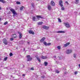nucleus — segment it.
Wrapping results in <instances>:
<instances>
[{
  "label": "nucleus",
  "instance_id": "2",
  "mask_svg": "<svg viewBox=\"0 0 80 80\" xmlns=\"http://www.w3.org/2000/svg\"><path fill=\"white\" fill-rule=\"evenodd\" d=\"M10 11L12 12V13L13 15H17V13L15 12V11L13 8H12L11 9H10Z\"/></svg>",
  "mask_w": 80,
  "mask_h": 80
},
{
  "label": "nucleus",
  "instance_id": "42",
  "mask_svg": "<svg viewBox=\"0 0 80 80\" xmlns=\"http://www.w3.org/2000/svg\"><path fill=\"white\" fill-rule=\"evenodd\" d=\"M78 65H79V68H80V64H79Z\"/></svg>",
  "mask_w": 80,
  "mask_h": 80
},
{
  "label": "nucleus",
  "instance_id": "27",
  "mask_svg": "<svg viewBox=\"0 0 80 80\" xmlns=\"http://www.w3.org/2000/svg\"><path fill=\"white\" fill-rule=\"evenodd\" d=\"M42 23H43V22H39L38 23V25H42Z\"/></svg>",
  "mask_w": 80,
  "mask_h": 80
},
{
  "label": "nucleus",
  "instance_id": "12",
  "mask_svg": "<svg viewBox=\"0 0 80 80\" xmlns=\"http://www.w3.org/2000/svg\"><path fill=\"white\" fill-rule=\"evenodd\" d=\"M18 33H19V38H22V33H21V32H18Z\"/></svg>",
  "mask_w": 80,
  "mask_h": 80
},
{
  "label": "nucleus",
  "instance_id": "45",
  "mask_svg": "<svg viewBox=\"0 0 80 80\" xmlns=\"http://www.w3.org/2000/svg\"><path fill=\"white\" fill-rule=\"evenodd\" d=\"M54 58H56V57L55 56H54Z\"/></svg>",
  "mask_w": 80,
  "mask_h": 80
},
{
  "label": "nucleus",
  "instance_id": "8",
  "mask_svg": "<svg viewBox=\"0 0 80 80\" xmlns=\"http://www.w3.org/2000/svg\"><path fill=\"white\" fill-rule=\"evenodd\" d=\"M63 3V2L62 0H60L59 1V5L61 7H63V4H62V3Z\"/></svg>",
  "mask_w": 80,
  "mask_h": 80
},
{
  "label": "nucleus",
  "instance_id": "46",
  "mask_svg": "<svg viewBox=\"0 0 80 80\" xmlns=\"http://www.w3.org/2000/svg\"><path fill=\"white\" fill-rule=\"evenodd\" d=\"M28 44H29V42H28Z\"/></svg>",
  "mask_w": 80,
  "mask_h": 80
},
{
  "label": "nucleus",
  "instance_id": "4",
  "mask_svg": "<svg viewBox=\"0 0 80 80\" xmlns=\"http://www.w3.org/2000/svg\"><path fill=\"white\" fill-rule=\"evenodd\" d=\"M72 52V50H67L66 51V53L67 54H69L71 53V52Z\"/></svg>",
  "mask_w": 80,
  "mask_h": 80
},
{
  "label": "nucleus",
  "instance_id": "44",
  "mask_svg": "<svg viewBox=\"0 0 80 80\" xmlns=\"http://www.w3.org/2000/svg\"><path fill=\"white\" fill-rule=\"evenodd\" d=\"M36 0V1H39V0Z\"/></svg>",
  "mask_w": 80,
  "mask_h": 80
},
{
  "label": "nucleus",
  "instance_id": "9",
  "mask_svg": "<svg viewBox=\"0 0 80 80\" xmlns=\"http://www.w3.org/2000/svg\"><path fill=\"white\" fill-rule=\"evenodd\" d=\"M43 28H44V29H45L46 30H47V29H48L49 28L48 27H47L45 26H44L42 27Z\"/></svg>",
  "mask_w": 80,
  "mask_h": 80
},
{
  "label": "nucleus",
  "instance_id": "36",
  "mask_svg": "<svg viewBox=\"0 0 80 80\" xmlns=\"http://www.w3.org/2000/svg\"><path fill=\"white\" fill-rule=\"evenodd\" d=\"M74 58H76V54H74L73 55Z\"/></svg>",
  "mask_w": 80,
  "mask_h": 80
},
{
  "label": "nucleus",
  "instance_id": "10",
  "mask_svg": "<svg viewBox=\"0 0 80 80\" xmlns=\"http://www.w3.org/2000/svg\"><path fill=\"white\" fill-rule=\"evenodd\" d=\"M70 42H68L66 43V44H65L64 45V47H67V46H68V45H70Z\"/></svg>",
  "mask_w": 80,
  "mask_h": 80
},
{
  "label": "nucleus",
  "instance_id": "14",
  "mask_svg": "<svg viewBox=\"0 0 80 80\" xmlns=\"http://www.w3.org/2000/svg\"><path fill=\"white\" fill-rule=\"evenodd\" d=\"M41 58L42 59H47V57L46 56H42L41 57Z\"/></svg>",
  "mask_w": 80,
  "mask_h": 80
},
{
  "label": "nucleus",
  "instance_id": "21",
  "mask_svg": "<svg viewBox=\"0 0 80 80\" xmlns=\"http://www.w3.org/2000/svg\"><path fill=\"white\" fill-rule=\"evenodd\" d=\"M12 37L13 38H16V37H17V35H16V34H13Z\"/></svg>",
  "mask_w": 80,
  "mask_h": 80
},
{
  "label": "nucleus",
  "instance_id": "17",
  "mask_svg": "<svg viewBox=\"0 0 80 80\" xmlns=\"http://www.w3.org/2000/svg\"><path fill=\"white\" fill-rule=\"evenodd\" d=\"M36 58L38 61V62H41V60H40V58H39L38 57H37Z\"/></svg>",
  "mask_w": 80,
  "mask_h": 80
},
{
  "label": "nucleus",
  "instance_id": "35",
  "mask_svg": "<svg viewBox=\"0 0 80 80\" xmlns=\"http://www.w3.org/2000/svg\"><path fill=\"white\" fill-rule=\"evenodd\" d=\"M31 5L32 6V7H34V4L33 3H32Z\"/></svg>",
  "mask_w": 80,
  "mask_h": 80
},
{
  "label": "nucleus",
  "instance_id": "20",
  "mask_svg": "<svg viewBox=\"0 0 80 80\" xmlns=\"http://www.w3.org/2000/svg\"><path fill=\"white\" fill-rule=\"evenodd\" d=\"M58 22H59V23H61V22H62V21H61V19H60V18H58Z\"/></svg>",
  "mask_w": 80,
  "mask_h": 80
},
{
  "label": "nucleus",
  "instance_id": "24",
  "mask_svg": "<svg viewBox=\"0 0 80 80\" xmlns=\"http://www.w3.org/2000/svg\"><path fill=\"white\" fill-rule=\"evenodd\" d=\"M44 64L45 66H47L48 65V63L47 62H45Z\"/></svg>",
  "mask_w": 80,
  "mask_h": 80
},
{
  "label": "nucleus",
  "instance_id": "33",
  "mask_svg": "<svg viewBox=\"0 0 80 80\" xmlns=\"http://www.w3.org/2000/svg\"><path fill=\"white\" fill-rule=\"evenodd\" d=\"M50 45H51V43H47V45H48V46H50Z\"/></svg>",
  "mask_w": 80,
  "mask_h": 80
},
{
  "label": "nucleus",
  "instance_id": "3",
  "mask_svg": "<svg viewBox=\"0 0 80 80\" xmlns=\"http://www.w3.org/2000/svg\"><path fill=\"white\" fill-rule=\"evenodd\" d=\"M3 43L6 45H7L8 43V42H7V39H6L4 38L3 40Z\"/></svg>",
  "mask_w": 80,
  "mask_h": 80
},
{
  "label": "nucleus",
  "instance_id": "39",
  "mask_svg": "<svg viewBox=\"0 0 80 80\" xmlns=\"http://www.w3.org/2000/svg\"><path fill=\"white\" fill-rule=\"evenodd\" d=\"M74 74L75 75H77V72H74Z\"/></svg>",
  "mask_w": 80,
  "mask_h": 80
},
{
  "label": "nucleus",
  "instance_id": "28",
  "mask_svg": "<svg viewBox=\"0 0 80 80\" xmlns=\"http://www.w3.org/2000/svg\"><path fill=\"white\" fill-rule=\"evenodd\" d=\"M61 10H65V8H64V7H62L61 8Z\"/></svg>",
  "mask_w": 80,
  "mask_h": 80
},
{
  "label": "nucleus",
  "instance_id": "16",
  "mask_svg": "<svg viewBox=\"0 0 80 80\" xmlns=\"http://www.w3.org/2000/svg\"><path fill=\"white\" fill-rule=\"evenodd\" d=\"M45 38H42L40 41V42H43V41H44V40H45Z\"/></svg>",
  "mask_w": 80,
  "mask_h": 80
},
{
  "label": "nucleus",
  "instance_id": "13",
  "mask_svg": "<svg viewBox=\"0 0 80 80\" xmlns=\"http://www.w3.org/2000/svg\"><path fill=\"white\" fill-rule=\"evenodd\" d=\"M48 8L49 10H50L51 9H52V7H51V6L50 5H48Z\"/></svg>",
  "mask_w": 80,
  "mask_h": 80
},
{
  "label": "nucleus",
  "instance_id": "26",
  "mask_svg": "<svg viewBox=\"0 0 80 80\" xmlns=\"http://www.w3.org/2000/svg\"><path fill=\"white\" fill-rule=\"evenodd\" d=\"M8 59V57H6V58H4V61H7V60Z\"/></svg>",
  "mask_w": 80,
  "mask_h": 80
},
{
  "label": "nucleus",
  "instance_id": "40",
  "mask_svg": "<svg viewBox=\"0 0 80 80\" xmlns=\"http://www.w3.org/2000/svg\"><path fill=\"white\" fill-rule=\"evenodd\" d=\"M65 3H67V4H68V2L67 1H66L65 2Z\"/></svg>",
  "mask_w": 80,
  "mask_h": 80
},
{
  "label": "nucleus",
  "instance_id": "18",
  "mask_svg": "<svg viewBox=\"0 0 80 80\" xmlns=\"http://www.w3.org/2000/svg\"><path fill=\"white\" fill-rule=\"evenodd\" d=\"M75 0V3L76 4H78V2H79V0Z\"/></svg>",
  "mask_w": 80,
  "mask_h": 80
},
{
  "label": "nucleus",
  "instance_id": "25",
  "mask_svg": "<svg viewBox=\"0 0 80 80\" xmlns=\"http://www.w3.org/2000/svg\"><path fill=\"white\" fill-rule=\"evenodd\" d=\"M43 44L44 45H45V46H47V43L46 42H43Z\"/></svg>",
  "mask_w": 80,
  "mask_h": 80
},
{
  "label": "nucleus",
  "instance_id": "7",
  "mask_svg": "<svg viewBox=\"0 0 80 80\" xmlns=\"http://www.w3.org/2000/svg\"><path fill=\"white\" fill-rule=\"evenodd\" d=\"M51 5H52V7H54L55 5V3L53 2V1H52L51 2Z\"/></svg>",
  "mask_w": 80,
  "mask_h": 80
},
{
  "label": "nucleus",
  "instance_id": "15",
  "mask_svg": "<svg viewBox=\"0 0 80 80\" xmlns=\"http://www.w3.org/2000/svg\"><path fill=\"white\" fill-rule=\"evenodd\" d=\"M58 33H65V32L62 31H59L57 32Z\"/></svg>",
  "mask_w": 80,
  "mask_h": 80
},
{
  "label": "nucleus",
  "instance_id": "37",
  "mask_svg": "<svg viewBox=\"0 0 80 80\" xmlns=\"http://www.w3.org/2000/svg\"><path fill=\"white\" fill-rule=\"evenodd\" d=\"M41 77L42 78H44L45 77L44 76H42Z\"/></svg>",
  "mask_w": 80,
  "mask_h": 80
},
{
  "label": "nucleus",
  "instance_id": "38",
  "mask_svg": "<svg viewBox=\"0 0 80 80\" xmlns=\"http://www.w3.org/2000/svg\"><path fill=\"white\" fill-rule=\"evenodd\" d=\"M10 40H11V41H12V40H13V38H11L10 39Z\"/></svg>",
  "mask_w": 80,
  "mask_h": 80
},
{
  "label": "nucleus",
  "instance_id": "23",
  "mask_svg": "<svg viewBox=\"0 0 80 80\" xmlns=\"http://www.w3.org/2000/svg\"><path fill=\"white\" fill-rule=\"evenodd\" d=\"M57 48L58 50H60L61 49V47L60 46H58L57 47Z\"/></svg>",
  "mask_w": 80,
  "mask_h": 80
},
{
  "label": "nucleus",
  "instance_id": "30",
  "mask_svg": "<svg viewBox=\"0 0 80 80\" xmlns=\"http://www.w3.org/2000/svg\"><path fill=\"white\" fill-rule=\"evenodd\" d=\"M17 4H18V5H19V4H20V2H16Z\"/></svg>",
  "mask_w": 80,
  "mask_h": 80
},
{
  "label": "nucleus",
  "instance_id": "47",
  "mask_svg": "<svg viewBox=\"0 0 80 80\" xmlns=\"http://www.w3.org/2000/svg\"><path fill=\"white\" fill-rule=\"evenodd\" d=\"M1 20V18H0V21Z\"/></svg>",
  "mask_w": 80,
  "mask_h": 80
},
{
  "label": "nucleus",
  "instance_id": "29",
  "mask_svg": "<svg viewBox=\"0 0 80 80\" xmlns=\"http://www.w3.org/2000/svg\"><path fill=\"white\" fill-rule=\"evenodd\" d=\"M30 70H34V68H32L30 69Z\"/></svg>",
  "mask_w": 80,
  "mask_h": 80
},
{
  "label": "nucleus",
  "instance_id": "34",
  "mask_svg": "<svg viewBox=\"0 0 80 80\" xmlns=\"http://www.w3.org/2000/svg\"><path fill=\"white\" fill-rule=\"evenodd\" d=\"M7 23H8V22H5L4 23V24L5 25H7Z\"/></svg>",
  "mask_w": 80,
  "mask_h": 80
},
{
  "label": "nucleus",
  "instance_id": "22",
  "mask_svg": "<svg viewBox=\"0 0 80 80\" xmlns=\"http://www.w3.org/2000/svg\"><path fill=\"white\" fill-rule=\"evenodd\" d=\"M24 8V7H23V6H22L20 8V10H22Z\"/></svg>",
  "mask_w": 80,
  "mask_h": 80
},
{
  "label": "nucleus",
  "instance_id": "43",
  "mask_svg": "<svg viewBox=\"0 0 80 80\" xmlns=\"http://www.w3.org/2000/svg\"><path fill=\"white\" fill-rule=\"evenodd\" d=\"M2 10V8L0 7V10Z\"/></svg>",
  "mask_w": 80,
  "mask_h": 80
},
{
  "label": "nucleus",
  "instance_id": "41",
  "mask_svg": "<svg viewBox=\"0 0 80 80\" xmlns=\"http://www.w3.org/2000/svg\"><path fill=\"white\" fill-rule=\"evenodd\" d=\"M22 76H23V77H25V74H23V75H22Z\"/></svg>",
  "mask_w": 80,
  "mask_h": 80
},
{
  "label": "nucleus",
  "instance_id": "11",
  "mask_svg": "<svg viewBox=\"0 0 80 80\" xmlns=\"http://www.w3.org/2000/svg\"><path fill=\"white\" fill-rule=\"evenodd\" d=\"M28 32L29 33L32 34V35H33L34 34V32L32 31H31V30L29 31Z\"/></svg>",
  "mask_w": 80,
  "mask_h": 80
},
{
  "label": "nucleus",
  "instance_id": "1",
  "mask_svg": "<svg viewBox=\"0 0 80 80\" xmlns=\"http://www.w3.org/2000/svg\"><path fill=\"white\" fill-rule=\"evenodd\" d=\"M37 18H35V17H33L32 18V20L33 21H37L39 20L38 18H43V17L42 16H37Z\"/></svg>",
  "mask_w": 80,
  "mask_h": 80
},
{
  "label": "nucleus",
  "instance_id": "6",
  "mask_svg": "<svg viewBox=\"0 0 80 80\" xmlns=\"http://www.w3.org/2000/svg\"><path fill=\"white\" fill-rule=\"evenodd\" d=\"M64 24L65 26V27H67V28H69L70 27V25L68 23H64Z\"/></svg>",
  "mask_w": 80,
  "mask_h": 80
},
{
  "label": "nucleus",
  "instance_id": "31",
  "mask_svg": "<svg viewBox=\"0 0 80 80\" xmlns=\"http://www.w3.org/2000/svg\"><path fill=\"white\" fill-rule=\"evenodd\" d=\"M56 73H59V72L58 71V70H56Z\"/></svg>",
  "mask_w": 80,
  "mask_h": 80
},
{
  "label": "nucleus",
  "instance_id": "32",
  "mask_svg": "<svg viewBox=\"0 0 80 80\" xmlns=\"http://www.w3.org/2000/svg\"><path fill=\"white\" fill-rule=\"evenodd\" d=\"M9 55H10V57H12V55H13V54H12V52H11L9 54Z\"/></svg>",
  "mask_w": 80,
  "mask_h": 80
},
{
  "label": "nucleus",
  "instance_id": "19",
  "mask_svg": "<svg viewBox=\"0 0 80 80\" xmlns=\"http://www.w3.org/2000/svg\"><path fill=\"white\" fill-rule=\"evenodd\" d=\"M0 2H2V3H5V1L4 0H0Z\"/></svg>",
  "mask_w": 80,
  "mask_h": 80
},
{
  "label": "nucleus",
  "instance_id": "5",
  "mask_svg": "<svg viewBox=\"0 0 80 80\" xmlns=\"http://www.w3.org/2000/svg\"><path fill=\"white\" fill-rule=\"evenodd\" d=\"M27 58L28 59V61H31L32 60V58H30V55L27 56Z\"/></svg>",
  "mask_w": 80,
  "mask_h": 80
}]
</instances>
